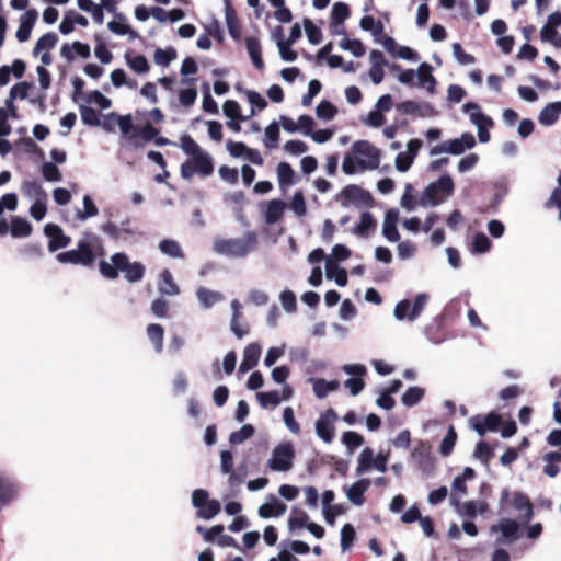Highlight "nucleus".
<instances>
[{
  "label": "nucleus",
  "instance_id": "1",
  "mask_svg": "<svg viewBox=\"0 0 561 561\" xmlns=\"http://www.w3.org/2000/svg\"><path fill=\"white\" fill-rule=\"evenodd\" d=\"M99 270L101 275L107 279H116L119 272H122L129 283L140 282L146 272V267L142 263L130 262L129 257L124 252L113 254L110 262L104 260L100 261Z\"/></svg>",
  "mask_w": 561,
  "mask_h": 561
},
{
  "label": "nucleus",
  "instance_id": "2",
  "mask_svg": "<svg viewBox=\"0 0 561 561\" xmlns=\"http://www.w3.org/2000/svg\"><path fill=\"white\" fill-rule=\"evenodd\" d=\"M99 270L101 275L107 279H116L119 272H122L129 283L140 282L146 272V267L142 263L130 262L129 257L124 252L113 254L110 262L104 260L100 261Z\"/></svg>",
  "mask_w": 561,
  "mask_h": 561
},
{
  "label": "nucleus",
  "instance_id": "3",
  "mask_svg": "<svg viewBox=\"0 0 561 561\" xmlns=\"http://www.w3.org/2000/svg\"><path fill=\"white\" fill-rule=\"evenodd\" d=\"M100 248H102L100 237L92 232H84L78 241L77 249L61 252L56 259L61 264L92 266L95 261L94 251Z\"/></svg>",
  "mask_w": 561,
  "mask_h": 561
},
{
  "label": "nucleus",
  "instance_id": "4",
  "mask_svg": "<svg viewBox=\"0 0 561 561\" xmlns=\"http://www.w3.org/2000/svg\"><path fill=\"white\" fill-rule=\"evenodd\" d=\"M257 245V233L255 231H247L240 238L215 240L213 249L217 254L227 257L243 259L254 252Z\"/></svg>",
  "mask_w": 561,
  "mask_h": 561
},
{
  "label": "nucleus",
  "instance_id": "5",
  "mask_svg": "<svg viewBox=\"0 0 561 561\" xmlns=\"http://www.w3.org/2000/svg\"><path fill=\"white\" fill-rule=\"evenodd\" d=\"M455 184L451 176L444 173L439 179L428 184L422 192L417 205L421 207H435L448 199L454 194Z\"/></svg>",
  "mask_w": 561,
  "mask_h": 561
},
{
  "label": "nucleus",
  "instance_id": "6",
  "mask_svg": "<svg viewBox=\"0 0 561 561\" xmlns=\"http://www.w3.org/2000/svg\"><path fill=\"white\" fill-rule=\"evenodd\" d=\"M430 296L425 293L417 294L414 301L409 299L400 300L393 310V316L398 321L408 320L409 322L415 321L425 309Z\"/></svg>",
  "mask_w": 561,
  "mask_h": 561
},
{
  "label": "nucleus",
  "instance_id": "7",
  "mask_svg": "<svg viewBox=\"0 0 561 561\" xmlns=\"http://www.w3.org/2000/svg\"><path fill=\"white\" fill-rule=\"evenodd\" d=\"M476 144V138L471 133H463L459 138L445 140L431 148L430 156L434 157L442 153L460 156L466 150L472 149Z\"/></svg>",
  "mask_w": 561,
  "mask_h": 561
},
{
  "label": "nucleus",
  "instance_id": "8",
  "mask_svg": "<svg viewBox=\"0 0 561 561\" xmlns=\"http://www.w3.org/2000/svg\"><path fill=\"white\" fill-rule=\"evenodd\" d=\"M295 459V448L290 442L278 444L272 451L267 466L272 471L287 472L291 470Z\"/></svg>",
  "mask_w": 561,
  "mask_h": 561
},
{
  "label": "nucleus",
  "instance_id": "9",
  "mask_svg": "<svg viewBox=\"0 0 561 561\" xmlns=\"http://www.w3.org/2000/svg\"><path fill=\"white\" fill-rule=\"evenodd\" d=\"M353 153L358 160L359 169L375 170L379 167V150L366 140L355 141L352 146Z\"/></svg>",
  "mask_w": 561,
  "mask_h": 561
},
{
  "label": "nucleus",
  "instance_id": "10",
  "mask_svg": "<svg viewBox=\"0 0 561 561\" xmlns=\"http://www.w3.org/2000/svg\"><path fill=\"white\" fill-rule=\"evenodd\" d=\"M470 110H474V113L471 114V123L478 128L479 141L485 144L490 140L489 128L493 126V121L481 112L479 104L468 102L462 105V112H469Z\"/></svg>",
  "mask_w": 561,
  "mask_h": 561
},
{
  "label": "nucleus",
  "instance_id": "11",
  "mask_svg": "<svg viewBox=\"0 0 561 561\" xmlns=\"http://www.w3.org/2000/svg\"><path fill=\"white\" fill-rule=\"evenodd\" d=\"M336 199H341V205L344 208H347L350 204L369 206L373 202L370 193L355 184L346 185L336 196Z\"/></svg>",
  "mask_w": 561,
  "mask_h": 561
},
{
  "label": "nucleus",
  "instance_id": "12",
  "mask_svg": "<svg viewBox=\"0 0 561 561\" xmlns=\"http://www.w3.org/2000/svg\"><path fill=\"white\" fill-rule=\"evenodd\" d=\"M337 420L336 412L330 408L321 413L314 424L317 436L325 444H331L334 439V423Z\"/></svg>",
  "mask_w": 561,
  "mask_h": 561
},
{
  "label": "nucleus",
  "instance_id": "13",
  "mask_svg": "<svg viewBox=\"0 0 561 561\" xmlns=\"http://www.w3.org/2000/svg\"><path fill=\"white\" fill-rule=\"evenodd\" d=\"M342 369L344 373L352 376L344 381V387L348 389L352 396L359 394L365 387L363 376L367 373L366 367L362 364H347L344 365Z\"/></svg>",
  "mask_w": 561,
  "mask_h": 561
},
{
  "label": "nucleus",
  "instance_id": "14",
  "mask_svg": "<svg viewBox=\"0 0 561 561\" xmlns=\"http://www.w3.org/2000/svg\"><path fill=\"white\" fill-rule=\"evenodd\" d=\"M519 524L511 518H501L496 525H492L491 533H501L496 539L497 545L513 543L518 538Z\"/></svg>",
  "mask_w": 561,
  "mask_h": 561
},
{
  "label": "nucleus",
  "instance_id": "15",
  "mask_svg": "<svg viewBox=\"0 0 561 561\" xmlns=\"http://www.w3.org/2000/svg\"><path fill=\"white\" fill-rule=\"evenodd\" d=\"M397 110L403 115H415L419 117H432L437 114L430 103L410 100L397 104Z\"/></svg>",
  "mask_w": 561,
  "mask_h": 561
},
{
  "label": "nucleus",
  "instance_id": "16",
  "mask_svg": "<svg viewBox=\"0 0 561 561\" xmlns=\"http://www.w3.org/2000/svg\"><path fill=\"white\" fill-rule=\"evenodd\" d=\"M408 150L404 152H399L396 157V169L399 172H407L414 162L419 150L422 147V141L417 138L411 139L408 145Z\"/></svg>",
  "mask_w": 561,
  "mask_h": 561
},
{
  "label": "nucleus",
  "instance_id": "17",
  "mask_svg": "<svg viewBox=\"0 0 561 561\" xmlns=\"http://www.w3.org/2000/svg\"><path fill=\"white\" fill-rule=\"evenodd\" d=\"M44 233L49 238V252H56L59 249H64L68 247L71 242V238L69 236H66L62 229L55 224H47L44 227Z\"/></svg>",
  "mask_w": 561,
  "mask_h": 561
},
{
  "label": "nucleus",
  "instance_id": "18",
  "mask_svg": "<svg viewBox=\"0 0 561 561\" xmlns=\"http://www.w3.org/2000/svg\"><path fill=\"white\" fill-rule=\"evenodd\" d=\"M411 457L415 460L421 471H432L434 465L431 456V447L425 442L419 440L416 443L411 453Z\"/></svg>",
  "mask_w": 561,
  "mask_h": 561
},
{
  "label": "nucleus",
  "instance_id": "19",
  "mask_svg": "<svg viewBox=\"0 0 561 561\" xmlns=\"http://www.w3.org/2000/svg\"><path fill=\"white\" fill-rule=\"evenodd\" d=\"M370 485L371 481L369 479L362 478L354 482L351 486H345L344 490L347 500L356 506H362L365 502L364 494L367 492Z\"/></svg>",
  "mask_w": 561,
  "mask_h": 561
},
{
  "label": "nucleus",
  "instance_id": "20",
  "mask_svg": "<svg viewBox=\"0 0 561 561\" xmlns=\"http://www.w3.org/2000/svg\"><path fill=\"white\" fill-rule=\"evenodd\" d=\"M18 484L5 474L0 473V511L18 497Z\"/></svg>",
  "mask_w": 561,
  "mask_h": 561
},
{
  "label": "nucleus",
  "instance_id": "21",
  "mask_svg": "<svg viewBox=\"0 0 561 561\" xmlns=\"http://www.w3.org/2000/svg\"><path fill=\"white\" fill-rule=\"evenodd\" d=\"M470 422L479 435H484L488 431H495L497 428L501 417L495 413H490L484 417L474 416Z\"/></svg>",
  "mask_w": 561,
  "mask_h": 561
},
{
  "label": "nucleus",
  "instance_id": "22",
  "mask_svg": "<svg viewBox=\"0 0 561 561\" xmlns=\"http://www.w3.org/2000/svg\"><path fill=\"white\" fill-rule=\"evenodd\" d=\"M230 306L232 310L230 329L238 339H242L249 333V325L239 323L242 317V305L238 299H233Z\"/></svg>",
  "mask_w": 561,
  "mask_h": 561
},
{
  "label": "nucleus",
  "instance_id": "23",
  "mask_svg": "<svg viewBox=\"0 0 561 561\" xmlns=\"http://www.w3.org/2000/svg\"><path fill=\"white\" fill-rule=\"evenodd\" d=\"M225 20L229 35L234 41L241 39V25L239 23L236 10L232 8L229 0H225Z\"/></svg>",
  "mask_w": 561,
  "mask_h": 561
},
{
  "label": "nucleus",
  "instance_id": "24",
  "mask_svg": "<svg viewBox=\"0 0 561 561\" xmlns=\"http://www.w3.org/2000/svg\"><path fill=\"white\" fill-rule=\"evenodd\" d=\"M159 130L151 124H146L141 129L133 133L128 140L135 148L144 146V144L154 140L158 136Z\"/></svg>",
  "mask_w": 561,
  "mask_h": 561
},
{
  "label": "nucleus",
  "instance_id": "25",
  "mask_svg": "<svg viewBox=\"0 0 561 561\" xmlns=\"http://www.w3.org/2000/svg\"><path fill=\"white\" fill-rule=\"evenodd\" d=\"M308 381L312 385L314 396L318 399H324L329 393L336 391L340 388L337 380L328 381L323 378L311 377Z\"/></svg>",
  "mask_w": 561,
  "mask_h": 561
},
{
  "label": "nucleus",
  "instance_id": "26",
  "mask_svg": "<svg viewBox=\"0 0 561 561\" xmlns=\"http://www.w3.org/2000/svg\"><path fill=\"white\" fill-rule=\"evenodd\" d=\"M512 504L516 511L520 512V519L523 520V523L527 524L534 515L533 505L528 496L525 495L524 493L516 492L513 496Z\"/></svg>",
  "mask_w": 561,
  "mask_h": 561
},
{
  "label": "nucleus",
  "instance_id": "27",
  "mask_svg": "<svg viewBox=\"0 0 561 561\" xmlns=\"http://www.w3.org/2000/svg\"><path fill=\"white\" fill-rule=\"evenodd\" d=\"M432 66L427 62H422L416 71L417 85L425 88L430 93H434L436 87V79L432 75Z\"/></svg>",
  "mask_w": 561,
  "mask_h": 561
},
{
  "label": "nucleus",
  "instance_id": "28",
  "mask_svg": "<svg viewBox=\"0 0 561 561\" xmlns=\"http://www.w3.org/2000/svg\"><path fill=\"white\" fill-rule=\"evenodd\" d=\"M158 290L164 296H176L180 294V287L174 282L172 273L168 268H164L160 274Z\"/></svg>",
  "mask_w": 561,
  "mask_h": 561
},
{
  "label": "nucleus",
  "instance_id": "29",
  "mask_svg": "<svg viewBox=\"0 0 561 561\" xmlns=\"http://www.w3.org/2000/svg\"><path fill=\"white\" fill-rule=\"evenodd\" d=\"M561 115V101L546 105L539 113L538 121L543 126H552Z\"/></svg>",
  "mask_w": 561,
  "mask_h": 561
},
{
  "label": "nucleus",
  "instance_id": "30",
  "mask_svg": "<svg viewBox=\"0 0 561 561\" xmlns=\"http://www.w3.org/2000/svg\"><path fill=\"white\" fill-rule=\"evenodd\" d=\"M196 297L204 309H210L213 306L224 300V295L220 291L211 290L203 286L197 288Z\"/></svg>",
  "mask_w": 561,
  "mask_h": 561
},
{
  "label": "nucleus",
  "instance_id": "31",
  "mask_svg": "<svg viewBox=\"0 0 561 561\" xmlns=\"http://www.w3.org/2000/svg\"><path fill=\"white\" fill-rule=\"evenodd\" d=\"M245 47L247 51L252 60L253 66L261 70L264 68V62L262 59V47L260 39L255 36H250L245 38Z\"/></svg>",
  "mask_w": 561,
  "mask_h": 561
},
{
  "label": "nucleus",
  "instance_id": "32",
  "mask_svg": "<svg viewBox=\"0 0 561 561\" xmlns=\"http://www.w3.org/2000/svg\"><path fill=\"white\" fill-rule=\"evenodd\" d=\"M287 506L272 496V502L264 503L259 507V516L262 518L279 517L285 514Z\"/></svg>",
  "mask_w": 561,
  "mask_h": 561
},
{
  "label": "nucleus",
  "instance_id": "33",
  "mask_svg": "<svg viewBox=\"0 0 561 561\" xmlns=\"http://www.w3.org/2000/svg\"><path fill=\"white\" fill-rule=\"evenodd\" d=\"M325 274L329 279H334L337 286L344 287L347 285L346 271L339 267L331 257H327L325 260Z\"/></svg>",
  "mask_w": 561,
  "mask_h": 561
},
{
  "label": "nucleus",
  "instance_id": "34",
  "mask_svg": "<svg viewBox=\"0 0 561 561\" xmlns=\"http://www.w3.org/2000/svg\"><path fill=\"white\" fill-rule=\"evenodd\" d=\"M192 161L195 165L196 172L199 175L206 178L213 174L214 163L211 156L208 152L203 150L202 152L193 157Z\"/></svg>",
  "mask_w": 561,
  "mask_h": 561
},
{
  "label": "nucleus",
  "instance_id": "35",
  "mask_svg": "<svg viewBox=\"0 0 561 561\" xmlns=\"http://www.w3.org/2000/svg\"><path fill=\"white\" fill-rule=\"evenodd\" d=\"M30 87L31 84L27 82H20L10 89V99L7 100L5 106L8 110H10V113L13 117L16 116V108L14 106L13 100L16 98H20L21 100L26 99L28 96Z\"/></svg>",
  "mask_w": 561,
  "mask_h": 561
},
{
  "label": "nucleus",
  "instance_id": "36",
  "mask_svg": "<svg viewBox=\"0 0 561 561\" xmlns=\"http://www.w3.org/2000/svg\"><path fill=\"white\" fill-rule=\"evenodd\" d=\"M542 460L545 462L543 473L549 478L557 477L560 472L561 453L548 451L542 456Z\"/></svg>",
  "mask_w": 561,
  "mask_h": 561
},
{
  "label": "nucleus",
  "instance_id": "37",
  "mask_svg": "<svg viewBox=\"0 0 561 561\" xmlns=\"http://www.w3.org/2000/svg\"><path fill=\"white\" fill-rule=\"evenodd\" d=\"M72 49L84 59L90 57V46L79 41L73 42L71 46H69L68 44L62 45L60 49L61 57L66 58L69 61L73 60L75 55L72 54Z\"/></svg>",
  "mask_w": 561,
  "mask_h": 561
},
{
  "label": "nucleus",
  "instance_id": "38",
  "mask_svg": "<svg viewBox=\"0 0 561 561\" xmlns=\"http://www.w3.org/2000/svg\"><path fill=\"white\" fill-rule=\"evenodd\" d=\"M285 203L282 199H272L268 202L264 219L268 225L276 224L283 216L285 210Z\"/></svg>",
  "mask_w": 561,
  "mask_h": 561
},
{
  "label": "nucleus",
  "instance_id": "39",
  "mask_svg": "<svg viewBox=\"0 0 561 561\" xmlns=\"http://www.w3.org/2000/svg\"><path fill=\"white\" fill-rule=\"evenodd\" d=\"M375 456L371 448H364L357 459L356 474L363 476L374 468Z\"/></svg>",
  "mask_w": 561,
  "mask_h": 561
},
{
  "label": "nucleus",
  "instance_id": "40",
  "mask_svg": "<svg viewBox=\"0 0 561 561\" xmlns=\"http://www.w3.org/2000/svg\"><path fill=\"white\" fill-rule=\"evenodd\" d=\"M160 252L172 259H183L184 252L176 240L163 239L158 245Z\"/></svg>",
  "mask_w": 561,
  "mask_h": 561
},
{
  "label": "nucleus",
  "instance_id": "41",
  "mask_svg": "<svg viewBox=\"0 0 561 561\" xmlns=\"http://www.w3.org/2000/svg\"><path fill=\"white\" fill-rule=\"evenodd\" d=\"M147 335L153 344L154 351L161 353L163 350L164 329L161 324L151 323L147 327Z\"/></svg>",
  "mask_w": 561,
  "mask_h": 561
},
{
  "label": "nucleus",
  "instance_id": "42",
  "mask_svg": "<svg viewBox=\"0 0 561 561\" xmlns=\"http://www.w3.org/2000/svg\"><path fill=\"white\" fill-rule=\"evenodd\" d=\"M10 232L14 238H25L32 233V225L24 218L13 217Z\"/></svg>",
  "mask_w": 561,
  "mask_h": 561
},
{
  "label": "nucleus",
  "instance_id": "43",
  "mask_svg": "<svg viewBox=\"0 0 561 561\" xmlns=\"http://www.w3.org/2000/svg\"><path fill=\"white\" fill-rule=\"evenodd\" d=\"M425 394V390L421 387L413 386L405 390V392L402 394L401 401L402 404L412 408L420 403V401L423 399Z\"/></svg>",
  "mask_w": 561,
  "mask_h": 561
},
{
  "label": "nucleus",
  "instance_id": "44",
  "mask_svg": "<svg viewBox=\"0 0 561 561\" xmlns=\"http://www.w3.org/2000/svg\"><path fill=\"white\" fill-rule=\"evenodd\" d=\"M23 194L35 201L47 199V194L36 181H25L22 185Z\"/></svg>",
  "mask_w": 561,
  "mask_h": 561
},
{
  "label": "nucleus",
  "instance_id": "45",
  "mask_svg": "<svg viewBox=\"0 0 561 561\" xmlns=\"http://www.w3.org/2000/svg\"><path fill=\"white\" fill-rule=\"evenodd\" d=\"M491 245L490 239L483 232H478L473 237L470 251L473 254H484L490 251Z\"/></svg>",
  "mask_w": 561,
  "mask_h": 561
},
{
  "label": "nucleus",
  "instance_id": "46",
  "mask_svg": "<svg viewBox=\"0 0 561 561\" xmlns=\"http://www.w3.org/2000/svg\"><path fill=\"white\" fill-rule=\"evenodd\" d=\"M350 16V8L344 2H336L332 7L331 12V27H335V24H343L344 21Z\"/></svg>",
  "mask_w": 561,
  "mask_h": 561
},
{
  "label": "nucleus",
  "instance_id": "47",
  "mask_svg": "<svg viewBox=\"0 0 561 561\" xmlns=\"http://www.w3.org/2000/svg\"><path fill=\"white\" fill-rule=\"evenodd\" d=\"M83 210H78L76 214V218L80 221H84L91 217H95L99 214V209L94 202L92 201L90 195H84L83 199Z\"/></svg>",
  "mask_w": 561,
  "mask_h": 561
},
{
  "label": "nucleus",
  "instance_id": "48",
  "mask_svg": "<svg viewBox=\"0 0 561 561\" xmlns=\"http://www.w3.org/2000/svg\"><path fill=\"white\" fill-rule=\"evenodd\" d=\"M295 172L287 162H280L277 165V178L280 187L289 186L294 183Z\"/></svg>",
  "mask_w": 561,
  "mask_h": 561
},
{
  "label": "nucleus",
  "instance_id": "49",
  "mask_svg": "<svg viewBox=\"0 0 561 561\" xmlns=\"http://www.w3.org/2000/svg\"><path fill=\"white\" fill-rule=\"evenodd\" d=\"M453 505H454L457 514L461 517L473 518L478 515L477 501H467L463 503H460L458 501H453Z\"/></svg>",
  "mask_w": 561,
  "mask_h": 561
},
{
  "label": "nucleus",
  "instance_id": "50",
  "mask_svg": "<svg viewBox=\"0 0 561 561\" xmlns=\"http://www.w3.org/2000/svg\"><path fill=\"white\" fill-rule=\"evenodd\" d=\"M58 43V36L54 32H49L41 36L34 47V54L37 55L42 50H50Z\"/></svg>",
  "mask_w": 561,
  "mask_h": 561
},
{
  "label": "nucleus",
  "instance_id": "51",
  "mask_svg": "<svg viewBox=\"0 0 561 561\" xmlns=\"http://www.w3.org/2000/svg\"><path fill=\"white\" fill-rule=\"evenodd\" d=\"M176 58V50L173 47L167 49L157 48L153 54L154 62L161 67H168Z\"/></svg>",
  "mask_w": 561,
  "mask_h": 561
},
{
  "label": "nucleus",
  "instance_id": "52",
  "mask_svg": "<svg viewBox=\"0 0 561 561\" xmlns=\"http://www.w3.org/2000/svg\"><path fill=\"white\" fill-rule=\"evenodd\" d=\"M127 65L133 71L139 75L147 73L150 69L147 58L144 55L129 56L126 55Z\"/></svg>",
  "mask_w": 561,
  "mask_h": 561
},
{
  "label": "nucleus",
  "instance_id": "53",
  "mask_svg": "<svg viewBox=\"0 0 561 561\" xmlns=\"http://www.w3.org/2000/svg\"><path fill=\"white\" fill-rule=\"evenodd\" d=\"M270 4L276 8L275 19L280 23H289L293 20L290 10L285 7V0H268Z\"/></svg>",
  "mask_w": 561,
  "mask_h": 561
},
{
  "label": "nucleus",
  "instance_id": "54",
  "mask_svg": "<svg viewBox=\"0 0 561 561\" xmlns=\"http://www.w3.org/2000/svg\"><path fill=\"white\" fill-rule=\"evenodd\" d=\"M255 430L251 424H244L239 431L232 432L229 436V442L232 445H240L244 440L253 436Z\"/></svg>",
  "mask_w": 561,
  "mask_h": 561
},
{
  "label": "nucleus",
  "instance_id": "55",
  "mask_svg": "<svg viewBox=\"0 0 561 561\" xmlns=\"http://www.w3.org/2000/svg\"><path fill=\"white\" fill-rule=\"evenodd\" d=\"M340 48L351 51L355 57H362L365 54V48L359 39H350L344 37L339 43Z\"/></svg>",
  "mask_w": 561,
  "mask_h": 561
},
{
  "label": "nucleus",
  "instance_id": "56",
  "mask_svg": "<svg viewBox=\"0 0 561 561\" xmlns=\"http://www.w3.org/2000/svg\"><path fill=\"white\" fill-rule=\"evenodd\" d=\"M257 401L263 409L276 408L280 403V396L278 391L259 392L256 394Z\"/></svg>",
  "mask_w": 561,
  "mask_h": 561
},
{
  "label": "nucleus",
  "instance_id": "57",
  "mask_svg": "<svg viewBox=\"0 0 561 561\" xmlns=\"http://www.w3.org/2000/svg\"><path fill=\"white\" fill-rule=\"evenodd\" d=\"M278 138H279V127L277 122H272L266 128H265V139L264 145L268 149H274L278 145Z\"/></svg>",
  "mask_w": 561,
  "mask_h": 561
},
{
  "label": "nucleus",
  "instance_id": "58",
  "mask_svg": "<svg viewBox=\"0 0 561 561\" xmlns=\"http://www.w3.org/2000/svg\"><path fill=\"white\" fill-rule=\"evenodd\" d=\"M336 107L329 101H321L316 107V114L320 119L331 121L336 115Z\"/></svg>",
  "mask_w": 561,
  "mask_h": 561
},
{
  "label": "nucleus",
  "instance_id": "59",
  "mask_svg": "<svg viewBox=\"0 0 561 561\" xmlns=\"http://www.w3.org/2000/svg\"><path fill=\"white\" fill-rule=\"evenodd\" d=\"M80 115L82 123L88 126H99L101 124L99 113L87 105H80Z\"/></svg>",
  "mask_w": 561,
  "mask_h": 561
},
{
  "label": "nucleus",
  "instance_id": "60",
  "mask_svg": "<svg viewBox=\"0 0 561 561\" xmlns=\"http://www.w3.org/2000/svg\"><path fill=\"white\" fill-rule=\"evenodd\" d=\"M342 443L350 453L364 444V437L356 432L347 431L342 435Z\"/></svg>",
  "mask_w": 561,
  "mask_h": 561
},
{
  "label": "nucleus",
  "instance_id": "61",
  "mask_svg": "<svg viewBox=\"0 0 561 561\" xmlns=\"http://www.w3.org/2000/svg\"><path fill=\"white\" fill-rule=\"evenodd\" d=\"M180 140L181 149L192 158L203 151L199 145L190 135H183Z\"/></svg>",
  "mask_w": 561,
  "mask_h": 561
},
{
  "label": "nucleus",
  "instance_id": "62",
  "mask_svg": "<svg viewBox=\"0 0 561 561\" xmlns=\"http://www.w3.org/2000/svg\"><path fill=\"white\" fill-rule=\"evenodd\" d=\"M221 510V505L217 500H209L203 508L198 511V517L209 520L215 517Z\"/></svg>",
  "mask_w": 561,
  "mask_h": 561
},
{
  "label": "nucleus",
  "instance_id": "63",
  "mask_svg": "<svg viewBox=\"0 0 561 561\" xmlns=\"http://www.w3.org/2000/svg\"><path fill=\"white\" fill-rule=\"evenodd\" d=\"M355 540V528L351 524H345L341 529V549L346 551Z\"/></svg>",
  "mask_w": 561,
  "mask_h": 561
},
{
  "label": "nucleus",
  "instance_id": "64",
  "mask_svg": "<svg viewBox=\"0 0 561 561\" xmlns=\"http://www.w3.org/2000/svg\"><path fill=\"white\" fill-rule=\"evenodd\" d=\"M42 174L47 182H60L62 179L59 169L53 162L43 163Z\"/></svg>",
  "mask_w": 561,
  "mask_h": 561
}]
</instances>
